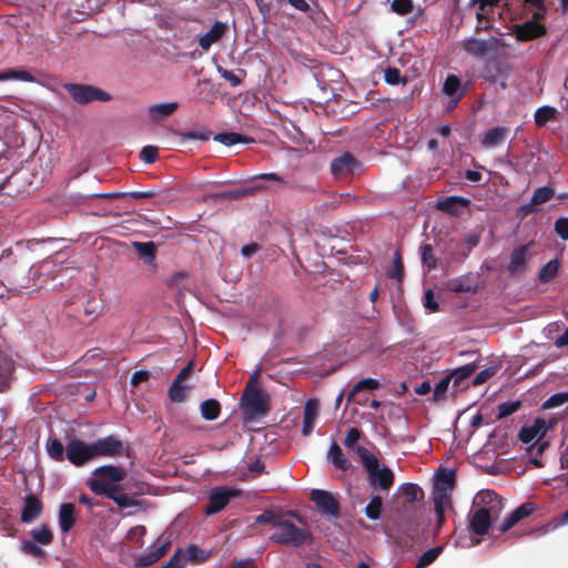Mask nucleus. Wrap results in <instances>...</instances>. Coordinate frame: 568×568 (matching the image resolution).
<instances>
[{"mask_svg": "<svg viewBox=\"0 0 568 568\" xmlns=\"http://www.w3.org/2000/svg\"><path fill=\"white\" fill-rule=\"evenodd\" d=\"M475 509L469 518V529L471 532L485 535L493 521H495L503 511V501L493 490H480L474 498Z\"/></svg>", "mask_w": 568, "mask_h": 568, "instance_id": "1", "label": "nucleus"}, {"mask_svg": "<svg viewBox=\"0 0 568 568\" xmlns=\"http://www.w3.org/2000/svg\"><path fill=\"white\" fill-rule=\"evenodd\" d=\"M356 454L359 457L371 487L387 491L394 484V473L385 465H379L377 457L364 446L356 447Z\"/></svg>", "mask_w": 568, "mask_h": 568, "instance_id": "2", "label": "nucleus"}, {"mask_svg": "<svg viewBox=\"0 0 568 568\" xmlns=\"http://www.w3.org/2000/svg\"><path fill=\"white\" fill-rule=\"evenodd\" d=\"M126 470L120 466L105 465L95 468L87 485L97 495L108 496L120 489L121 481L125 478Z\"/></svg>", "mask_w": 568, "mask_h": 568, "instance_id": "3", "label": "nucleus"}, {"mask_svg": "<svg viewBox=\"0 0 568 568\" xmlns=\"http://www.w3.org/2000/svg\"><path fill=\"white\" fill-rule=\"evenodd\" d=\"M241 404L245 420H255L266 413L268 398L256 385V375H253L247 384Z\"/></svg>", "mask_w": 568, "mask_h": 568, "instance_id": "4", "label": "nucleus"}, {"mask_svg": "<svg viewBox=\"0 0 568 568\" xmlns=\"http://www.w3.org/2000/svg\"><path fill=\"white\" fill-rule=\"evenodd\" d=\"M552 427V423L544 418H536L532 424L525 425L519 432V439L526 444L530 455L537 449V455H541L548 447V442L544 440L548 430Z\"/></svg>", "mask_w": 568, "mask_h": 568, "instance_id": "5", "label": "nucleus"}, {"mask_svg": "<svg viewBox=\"0 0 568 568\" xmlns=\"http://www.w3.org/2000/svg\"><path fill=\"white\" fill-rule=\"evenodd\" d=\"M275 531L271 536L273 541L284 545H302L307 539V534L290 520H277L274 524Z\"/></svg>", "mask_w": 568, "mask_h": 568, "instance_id": "6", "label": "nucleus"}, {"mask_svg": "<svg viewBox=\"0 0 568 568\" xmlns=\"http://www.w3.org/2000/svg\"><path fill=\"white\" fill-rule=\"evenodd\" d=\"M64 89L79 104H87L92 101H109L111 99L109 93L93 85L68 83Z\"/></svg>", "mask_w": 568, "mask_h": 568, "instance_id": "7", "label": "nucleus"}, {"mask_svg": "<svg viewBox=\"0 0 568 568\" xmlns=\"http://www.w3.org/2000/svg\"><path fill=\"white\" fill-rule=\"evenodd\" d=\"M65 456L68 460L79 467L93 459V450L91 443L80 439H71L65 447Z\"/></svg>", "mask_w": 568, "mask_h": 568, "instance_id": "8", "label": "nucleus"}, {"mask_svg": "<svg viewBox=\"0 0 568 568\" xmlns=\"http://www.w3.org/2000/svg\"><path fill=\"white\" fill-rule=\"evenodd\" d=\"M498 45L499 41L496 38H489L486 40L469 38L463 41L464 51L476 59L486 58L488 54L496 51Z\"/></svg>", "mask_w": 568, "mask_h": 568, "instance_id": "9", "label": "nucleus"}, {"mask_svg": "<svg viewBox=\"0 0 568 568\" xmlns=\"http://www.w3.org/2000/svg\"><path fill=\"white\" fill-rule=\"evenodd\" d=\"M237 491L229 487H215L209 495V505L204 513L206 515H213L221 511L230 501L232 497H235Z\"/></svg>", "mask_w": 568, "mask_h": 568, "instance_id": "10", "label": "nucleus"}, {"mask_svg": "<svg viewBox=\"0 0 568 568\" xmlns=\"http://www.w3.org/2000/svg\"><path fill=\"white\" fill-rule=\"evenodd\" d=\"M554 194V190L549 186L537 187L534 191L530 201L517 209V215L526 217L527 215L537 212L541 204H545L552 199Z\"/></svg>", "mask_w": 568, "mask_h": 568, "instance_id": "11", "label": "nucleus"}, {"mask_svg": "<svg viewBox=\"0 0 568 568\" xmlns=\"http://www.w3.org/2000/svg\"><path fill=\"white\" fill-rule=\"evenodd\" d=\"M94 458L114 457L121 455L123 444L115 436H106L91 443Z\"/></svg>", "mask_w": 568, "mask_h": 568, "instance_id": "12", "label": "nucleus"}, {"mask_svg": "<svg viewBox=\"0 0 568 568\" xmlns=\"http://www.w3.org/2000/svg\"><path fill=\"white\" fill-rule=\"evenodd\" d=\"M357 160L349 153H344L336 158L331 164V171L337 179H344L353 175L358 169Z\"/></svg>", "mask_w": 568, "mask_h": 568, "instance_id": "13", "label": "nucleus"}, {"mask_svg": "<svg viewBox=\"0 0 568 568\" xmlns=\"http://www.w3.org/2000/svg\"><path fill=\"white\" fill-rule=\"evenodd\" d=\"M311 497L321 513L334 517L338 516V504L332 494L321 489H313Z\"/></svg>", "mask_w": 568, "mask_h": 568, "instance_id": "14", "label": "nucleus"}, {"mask_svg": "<svg viewBox=\"0 0 568 568\" xmlns=\"http://www.w3.org/2000/svg\"><path fill=\"white\" fill-rule=\"evenodd\" d=\"M168 546L169 541L158 540L155 544L151 545L149 549L136 559L135 566L142 568L153 565L165 555Z\"/></svg>", "mask_w": 568, "mask_h": 568, "instance_id": "15", "label": "nucleus"}, {"mask_svg": "<svg viewBox=\"0 0 568 568\" xmlns=\"http://www.w3.org/2000/svg\"><path fill=\"white\" fill-rule=\"evenodd\" d=\"M43 510L41 500L33 494H28L24 497L23 508L21 511V521L23 524H31L40 517Z\"/></svg>", "mask_w": 568, "mask_h": 568, "instance_id": "16", "label": "nucleus"}, {"mask_svg": "<svg viewBox=\"0 0 568 568\" xmlns=\"http://www.w3.org/2000/svg\"><path fill=\"white\" fill-rule=\"evenodd\" d=\"M320 414V403L315 398L306 400L304 406L303 427L302 434L308 436L315 426L316 419Z\"/></svg>", "mask_w": 568, "mask_h": 568, "instance_id": "17", "label": "nucleus"}, {"mask_svg": "<svg viewBox=\"0 0 568 568\" xmlns=\"http://www.w3.org/2000/svg\"><path fill=\"white\" fill-rule=\"evenodd\" d=\"M227 30V26L224 22L216 21L212 28L200 36L199 44L204 51H209L212 44L219 42Z\"/></svg>", "mask_w": 568, "mask_h": 568, "instance_id": "18", "label": "nucleus"}, {"mask_svg": "<svg viewBox=\"0 0 568 568\" xmlns=\"http://www.w3.org/2000/svg\"><path fill=\"white\" fill-rule=\"evenodd\" d=\"M508 135V129L494 126L481 134V145L486 149H494L501 145Z\"/></svg>", "mask_w": 568, "mask_h": 568, "instance_id": "19", "label": "nucleus"}, {"mask_svg": "<svg viewBox=\"0 0 568 568\" xmlns=\"http://www.w3.org/2000/svg\"><path fill=\"white\" fill-rule=\"evenodd\" d=\"M443 92L450 98V108H454L463 98L465 90L460 79L455 74H449L444 82Z\"/></svg>", "mask_w": 568, "mask_h": 568, "instance_id": "20", "label": "nucleus"}, {"mask_svg": "<svg viewBox=\"0 0 568 568\" xmlns=\"http://www.w3.org/2000/svg\"><path fill=\"white\" fill-rule=\"evenodd\" d=\"M13 372L14 364L12 359L0 351V393H4L10 388Z\"/></svg>", "mask_w": 568, "mask_h": 568, "instance_id": "21", "label": "nucleus"}, {"mask_svg": "<svg viewBox=\"0 0 568 568\" xmlns=\"http://www.w3.org/2000/svg\"><path fill=\"white\" fill-rule=\"evenodd\" d=\"M178 102H166L150 105L146 109V114L152 123H159L163 119L170 116L178 109Z\"/></svg>", "mask_w": 568, "mask_h": 568, "instance_id": "22", "label": "nucleus"}, {"mask_svg": "<svg viewBox=\"0 0 568 568\" xmlns=\"http://www.w3.org/2000/svg\"><path fill=\"white\" fill-rule=\"evenodd\" d=\"M546 29L537 21H528L516 27V37L520 41H529L542 36Z\"/></svg>", "mask_w": 568, "mask_h": 568, "instance_id": "23", "label": "nucleus"}, {"mask_svg": "<svg viewBox=\"0 0 568 568\" xmlns=\"http://www.w3.org/2000/svg\"><path fill=\"white\" fill-rule=\"evenodd\" d=\"M452 490L434 486L433 500L435 506L438 525L444 520L445 509L449 506V493Z\"/></svg>", "mask_w": 568, "mask_h": 568, "instance_id": "24", "label": "nucleus"}, {"mask_svg": "<svg viewBox=\"0 0 568 568\" xmlns=\"http://www.w3.org/2000/svg\"><path fill=\"white\" fill-rule=\"evenodd\" d=\"M534 510V505L530 503H526L520 505L517 509H515L511 514H509L503 521L500 526V531H507L515 524H517L520 519L529 516Z\"/></svg>", "mask_w": 568, "mask_h": 568, "instance_id": "25", "label": "nucleus"}, {"mask_svg": "<svg viewBox=\"0 0 568 568\" xmlns=\"http://www.w3.org/2000/svg\"><path fill=\"white\" fill-rule=\"evenodd\" d=\"M75 506L70 503L60 505L59 508V527L62 532H69L75 523Z\"/></svg>", "mask_w": 568, "mask_h": 568, "instance_id": "26", "label": "nucleus"}, {"mask_svg": "<svg viewBox=\"0 0 568 568\" xmlns=\"http://www.w3.org/2000/svg\"><path fill=\"white\" fill-rule=\"evenodd\" d=\"M470 201L463 196H448L437 203V207L446 213L457 215L460 207H467Z\"/></svg>", "mask_w": 568, "mask_h": 568, "instance_id": "27", "label": "nucleus"}, {"mask_svg": "<svg viewBox=\"0 0 568 568\" xmlns=\"http://www.w3.org/2000/svg\"><path fill=\"white\" fill-rule=\"evenodd\" d=\"M327 459L341 470H347L351 467L349 460L344 456L341 447L336 443L329 446Z\"/></svg>", "mask_w": 568, "mask_h": 568, "instance_id": "28", "label": "nucleus"}, {"mask_svg": "<svg viewBox=\"0 0 568 568\" xmlns=\"http://www.w3.org/2000/svg\"><path fill=\"white\" fill-rule=\"evenodd\" d=\"M526 254L527 248L526 246H519L515 248L510 256V264L508 266V270L510 273H517L525 268L526 266Z\"/></svg>", "mask_w": 568, "mask_h": 568, "instance_id": "29", "label": "nucleus"}, {"mask_svg": "<svg viewBox=\"0 0 568 568\" xmlns=\"http://www.w3.org/2000/svg\"><path fill=\"white\" fill-rule=\"evenodd\" d=\"M33 541L39 545L47 546L52 542L53 534L45 525H39L30 530Z\"/></svg>", "mask_w": 568, "mask_h": 568, "instance_id": "30", "label": "nucleus"}, {"mask_svg": "<svg viewBox=\"0 0 568 568\" xmlns=\"http://www.w3.org/2000/svg\"><path fill=\"white\" fill-rule=\"evenodd\" d=\"M221 410L220 403L210 398L201 404V415L206 420H214L219 417Z\"/></svg>", "mask_w": 568, "mask_h": 568, "instance_id": "31", "label": "nucleus"}, {"mask_svg": "<svg viewBox=\"0 0 568 568\" xmlns=\"http://www.w3.org/2000/svg\"><path fill=\"white\" fill-rule=\"evenodd\" d=\"M214 140L226 146H232L237 143H247L250 141H253L252 139H247L246 136L234 132L219 133L214 136Z\"/></svg>", "mask_w": 568, "mask_h": 568, "instance_id": "32", "label": "nucleus"}, {"mask_svg": "<svg viewBox=\"0 0 568 568\" xmlns=\"http://www.w3.org/2000/svg\"><path fill=\"white\" fill-rule=\"evenodd\" d=\"M45 450L52 459H54L57 462L63 460L64 447L59 439L49 438L45 443Z\"/></svg>", "mask_w": 568, "mask_h": 568, "instance_id": "33", "label": "nucleus"}, {"mask_svg": "<svg viewBox=\"0 0 568 568\" xmlns=\"http://www.w3.org/2000/svg\"><path fill=\"white\" fill-rule=\"evenodd\" d=\"M557 110L549 105L540 106L535 112V122L537 125H545L556 118Z\"/></svg>", "mask_w": 568, "mask_h": 568, "instance_id": "34", "label": "nucleus"}, {"mask_svg": "<svg viewBox=\"0 0 568 568\" xmlns=\"http://www.w3.org/2000/svg\"><path fill=\"white\" fill-rule=\"evenodd\" d=\"M135 252L141 256L152 262L155 257L156 247L153 242H134Z\"/></svg>", "mask_w": 568, "mask_h": 568, "instance_id": "35", "label": "nucleus"}, {"mask_svg": "<svg viewBox=\"0 0 568 568\" xmlns=\"http://www.w3.org/2000/svg\"><path fill=\"white\" fill-rule=\"evenodd\" d=\"M106 497L112 499L120 508H129L135 506L134 498L123 493L122 487L114 490L113 494H109Z\"/></svg>", "mask_w": 568, "mask_h": 568, "instance_id": "36", "label": "nucleus"}, {"mask_svg": "<svg viewBox=\"0 0 568 568\" xmlns=\"http://www.w3.org/2000/svg\"><path fill=\"white\" fill-rule=\"evenodd\" d=\"M443 549H444L443 546H438V547H434V548L426 550L419 557L416 568H425L426 566L433 564L438 558V556L442 554Z\"/></svg>", "mask_w": 568, "mask_h": 568, "instance_id": "37", "label": "nucleus"}, {"mask_svg": "<svg viewBox=\"0 0 568 568\" xmlns=\"http://www.w3.org/2000/svg\"><path fill=\"white\" fill-rule=\"evenodd\" d=\"M187 386L180 381H174L169 389V397L174 403H181L186 397Z\"/></svg>", "mask_w": 568, "mask_h": 568, "instance_id": "38", "label": "nucleus"}, {"mask_svg": "<svg viewBox=\"0 0 568 568\" xmlns=\"http://www.w3.org/2000/svg\"><path fill=\"white\" fill-rule=\"evenodd\" d=\"M382 506H383L382 497H379V496L372 497L369 503L365 507V515L372 520L378 519L381 517Z\"/></svg>", "mask_w": 568, "mask_h": 568, "instance_id": "39", "label": "nucleus"}, {"mask_svg": "<svg viewBox=\"0 0 568 568\" xmlns=\"http://www.w3.org/2000/svg\"><path fill=\"white\" fill-rule=\"evenodd\" d=\"M386 275L388 278L402 281L403 275H404V270H403L402 257H400V254L398 251H396L394 253L393 266L386 271Z\"/></svg>", "mask_w": 568, "mask_h": 568, "instance_id": "40", "label": "nucleus"}, {"mask_svg": "<svg viewBox=\"0 0 568 568\" xmlns=\"http://www.w3.org/2000/svg\"><path fill=\"white\" fill-rule=\"evenodd\" d=\"M400 493L402 495L408 500V501H416L423 496V491L419 488L418 485L406 483L400 486Z\"/></svg>", "mask_w": 568, "mask_h": 568, "instance_id": "41", "label": "nucleus"}, {"mask_svg": "<svg viewBox=\"0 0 568 568\" xmlns=\"http://www.w3.org/2000/svg\"><path fill=\"white\" fill-rule=\"evenodd\" d=\"M447 288L452 292H470L473 290L471 283L465 277L452 278L446 284Z\"/></svg>", "mask_w": 568, "mask_h": 568, "instance_id": "42", "label": "nucleus"}, {"mask_svg": "<svg viewBox=\"0 0 568 568\" xmlns=\"http://www.w3.org/2000/svg\"><path fill=\"white\" fill-rule=\"evenodd\" d=\"M3 77H4V81H7V80H19V81H24V82H34L36 81L34 77L30 72L24 71V70L9 69L7 71H3Z\"/></svg>", "mask_w": 568, "mask_h": 568, "instance_id": "43", "label": "nucleus"}, {"mask_svg": "<svg viewBox=\"0 0 568 568\" xmlns=\"http://www.w3.org/2000/svg\"><path fill=\"white\" fill-rule=\"evenodd\" d=\"M384 80L387 84L397 85L399 83L406 84L407 79L400 75V72L397 68H387L384 71Z\"/></svg>", "mask_w": 568, "mask_h": 568, "instance_id": "44", "label": "nucleus"}, {"mask_svg": "<svg viewBox=\"0 0 568 568\" xmlns=\"http://www.w3.org/2000/svg\"><path fill=\"white\" fill-rule=\"evenodd\" d=\"M559 264L557 261H549L546 265H544L539 272V280L544 283L550 281L555 277L558 272Z\"/></svg>", "mask_w": 568, "mask_h": 568, "instance_id": "45", "label": "nucleus"}, {"mask_svg": "<svg viewBox=\"0 0 568 568\" xmlns=\"http://www.w3.org/2000/svg\"><path fill=\"white\" fill-rule=\"evenodd\" d=\"M455 474L453 470H443L436 478L435 486L452 490L454 487Z\"/></svg>", "mask_w": 568, "mask_h": 568, "instance_id": "46", "label": "nucleus"}, {"mask_svg": "<svg viewBox=\"0 0 568 568\" xmlns=\"http://www.w3.org/2000/svg\"><path fill=\"white\" fill-rule=\"evenodd\" d=\"M379 386V382L377 379H374V378H364V379H361L352 389V392L349 393L348 395V400H351L354 395L358 392H361L362 389H375Z\"/></svg>", "mask_w": 568, "mask_h": 568, "instance_id": "47", "label": "nucleus"}, {"mask_svg": "<svg viewBox=\"0 0 568 568\" xmlns=\"http://www.w3.org/2000/svg\"><path fill=\"white\" fill-rule=\"evenodd\" d=\"M422 250V262L425 267L429 271L437 267L436 258L433 255V250L430 245H423Z\"/></svg>", "mask_w": 568, "mask_h": 568, "instance_id": "48", "label": "nucleus"}, {"mask_svg": "<svg viewBox=\"0 0 568 568\" xmlns=\"http://www.w3.org/2000/svg\"><path fill=\"white\" fill-rule=\"evenodd\" d=\"M568 403V392L566 393H556L551 395L545 403L544 408H555Z\"/></svg>", "mask_w": 568, "mask_h": 568, "instance_id": "49", "label": "nucleus"}, {"mask_svg": "<svg viewBox=\"0 0 568 568\" xmlns=\"http://www.w3.org/2000/svg\"><path fill=\"white\" fill-rule=\"evenodd\" d=\"M21 550L33 557H40L43 555L42 548L33 540H23L21 542Z\"/></svg>", "mask_w": 568, "mask_h": 568, "instance_id": "50", "label": "nucleus"}, {"mask_svg": "<svg viewBox=\"0 0 568 568\" xmlns=\"http://www.w3.org/2000/svg\"><path fill=\"white\" fill-rule=\"evenodd\" d=\"M361 438V430L358 428H351L347 432L344 444L347 448L354 450L356 453V447L358 446L356 443Z\"/></svg>", "mask_w": 568, "mask_h": 568, "instance_id": "51", "label": "nucleus"}, {"mask_svg": "<svg viewBox=\"0 0 568 568\" xmlns=\"http://www.w3.org/2000/svg\"><path fill=\"white\" fill-rule=\"evenodd\" d=\"M520 407L519 402H505L498 406V416L507 417L514 413H516Z\"/></svg>", "mask_w": 568, "mask_h": 568, "instance_id": "52", "label": "nucleus"}, {"mask_svg": "<svg viewBox=\"0 0 568 568\" xmlns=\"http://www.w3.org/2000/svg\"><path fill=\"white\" fill-rule=\"evenodd\" d=\"M140 159L148 164L155 162L158 159V148L153 145L144 146L140 152Z\"/></svg>", "mask_w": 568, "mask_h": 568, "instance_id": "53", "label": "nucleus"}, {"mask_svg": "<svg viewBox=\"0 0 568 568\" xmlns=\"http://www.w3.org/2000/svg\"><path fill=\"white\" fill-rule=\"evenodd\" d=\"M392 9L399 14L409 13L413 10V1L412 0H394L392 3Z\"/></svg>", "mask_w": 568, "mask_h": 568, "instance_id": "54", "label": "nucleus"}, {"mask_svg": "<svg viewBox=\"0 0 568 568\" xmlns=\"http://www.w3.org/2000/svg\"><path fill=\"white\" fill-rule=\"evenodd\" d=\"M555 232L564 241L568 240V217H559L555 222Z\"/></svg>", "mask_w": 568, "mask_h": 568, "instance_id": "55", "label": "nucleus"}, {"mask_svg": "<svg viewBox=\"0 0 568 568\" xmlns=\"http://www.w3.org/2000/svg\"><path fill=\"white\" fill-rule=\"evenodd\" d=\"M217 72L224 80L229 81L233 87H237L241 83V78L233 71L226 70L222 67H217Z\"/></svg>", "mask_w": 568, "mask_h": 568, "instance_id": "56", "label": "nucleus"}, {"mask_svg": "<svg viewBox=\"0 0 568 568\" xmlns=\"http://www.w3.org/2000/svg\"><path fill=\"white\" fill-rule=\"evenodd\" d=\"M497 372V368L496 367H488V368H485L483 371H480L475 379H474V384L475 385H480L483 383H485L487 379H489L491 376H494Z\"/></svg>", "mask_w": 568, "mask_h": 568, "instance_id": "57", "label": "nucleus"}, {"mask_svg": "<svg viewBox=\"0 0 568 568\" xmlns=\"http://www.w3.org/2000/svg\"><path fill=\"white\" fill-rule=\"evenodd\" d=\"M424 307L429 312H435L438 310V303L434 300V292L432 290H427L424 295Z\"/></svg>", "mask_w": 568, "mask_h": 568, "instance_id": "58", "label": "nucleus"}, {"mask_svg": "<svg viewBox=\"0 0 568 568\" xmlns=\"http://www.w3.org/2000/svg\"><path fill=\"white\" fill-rule=\"evenodd\" d=\"M526 3L535 9V18H542L546 12L544 0H525Z\"/></svg>", "mask_w": 568, "mask_h": 568, "instance_id": "59", "label": "nucleus"}, {"mask_svg": "<svg viewBox=\"0 0 568 568\" xmlns=\"http://www.w3.org/2000/svg\"><path fill=\"white\" fill-rule=\"evenodd\" d=\"M474 369L475 367L473 365L462 366L453 373V377H455L456 381L467 378L473 374Z\"/></svg>", "mask_w": 568, "mask_h": 568, "instance_id": "60", "label": "nucleus"}, {"mask_svg": "<svg viewBox=\"0 0 568 568\" xmlns=\"http://www.w3.org/2000/svg\"><path fill=\"white\" fill-rule=\"evenodd\" d=\"M498 0H471L474 6H478L479 12H477V17L480 18L481 13L486 11L488 7H493L496 4Z\"/></svg>", "mask_w": 568, "mask_h": 568, "instance_id": "61", "label": "nucleus"}, {"mask_svg": "<svg viewBox=\"0 0 568 568\" xmlns=\"http://www.w3.org/2000/svg\"><path fill=\"white\" fill-rule=\"evenodd\" d=\"M149 378V373L146 371L134 372L131 376V384L133 386L139 385L142 382H145Z\"/></svg>", "mask_w": 568, "mask_h": 568, "instance_id": "62", "label": "nucleus"}, {"mask_svg": "<svg viewBox=\"0 0 568 568\" xmlns=\"http://www.w3.org/2000/svg\"><path fill=\"white\" fill-rule=\"evenodd\" d=\"M183 567H184L183 559L180 558V556L176 554L162 568H183Z\"/></svg>", "mask_w": 568, "mask_h": 568, "instance_id": "63", "label": "nucleus"}, {"mask_svg": "<svg viewBox=\"0 0 568 568\" xmlns=\"http://www.w3.org/2000/svg\"><path fill=\"white\" fill-rule=\"evenodd\" d=\"M258 250V245L257 244H246L242 247L241 252H242V255L246 258L253 256Z\"/></svg>", "mask_w": 568, "mask_h": 568, "instance_id": "64", "label": "nucleus"}]
</instances>
